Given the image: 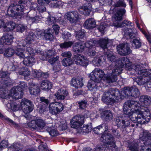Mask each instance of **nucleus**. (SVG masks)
<instances>
[{"mask_svg": "<svg viewBox=\"0 0 151 151\" xmlns=\"http://www.w3.org/2000/svg\"><path fill=\"white\" fill-rule=\"evenodd\" d=\"M101 116L104 118L105 121L109 122L112 119L113 114L110 110H105L102 112L101 114Z\"/></svg>", "mask_w": 151, "mask_h": 151, "instance_id": "27", "label": "nucleus"}, {"mask_svg": "<svg viewBox=\"0 0 151 151\" xmlns=\"http://www.w3.org/2000/svg\"><path fill=\"white\" fill-rule=\"evenodd\" d=\"M126 4L123 1L119 0L114 5V7L122 6L125 7H126Z\"/></svg>", "mask_w": 151, "mask_h": 151, "instance_id": "58", "label": "nucleus"}, {"mask_svg": "<svg viewBox=\"0 0 151 151\" xmlns=\"http://www.w3.org/2000/svg\"><path fill=\"white\" fill-rule=\"evenodd\" d=\"M121 64L120 66L121 68H125L132 65L129 60L126 57H123L121 59Z\"/></svg>", "mask_w": 151, "mask_h": 151, "instance_id": "33", "label": "nucleus"}, {"mask_svg": "<svg viewBox=\"0 0 151 151\" xmlns=\"http://www.w3.org/2000/svg\"><path fill=\"white\" fill-rule=\"evenodd\" d=\"M105 73L103 70L97 68H95L90 73L89 77L91 79L97 83H100L102 78L104 80V78L105 76L103 77Z\"/></svg>", "mask_w": 151, "mask_h": 151, "instance_id": "8", "label": "nucleus"}, {"mask_svg": "<svg viewBox=\"0 0 151 151\" xmlns=\"http://www.w3.org/2000/svg\"><path fill=\"white\" fill-rule=\"evenodd\" d=\"M85 47L81 42H76L73 46V51L75 53L81 52L84 50Z\"/></svg>", "mask_w": 151, "mask_h": 151, "instance_id": "22", "label": "nucleus"}, {"mask_svg": "<svg viewBox=\"0 0 151 151\" xmlns=\"http://www.w3.org/2000/svg\"><path fill=\"white\" fill-rule=\"evenodd\" d=\"M36 125L40 128L42 129L45 125V124L44 120L42 119H38L35 120Z\"/></svg>", "mask_w": 151, "mask_h": 151, "instance_id": "47", "label": "nucleus"}, {"mask_svg": "<svg viewBox=\"0 0 151 151\" xmlns=\"http://www.w3.org/2000/svg\"><path fill=\"white\" fill-rule=\"evenodd\" d=\"M9 35L8 33L6 34L4 36H3L0 40V42L4 45H9Z\"/></svg>", "mask_w": 151, "mask_h": 151, "instance_id": "40", "label": "nucleus"}, {"mask_svg": "<svg viewBox=\"0 0 151 151\" xmlns=\"http://www.w3.org/2000/svg\"><path fill=\"white\" fill-rule=\"evenodd\" d=\"M84 27L88 29H91L96 27L95 20L92 18H89L86 20L83 24Z\"/></svg>", "mask_w": 151, "mask_h": 151, "instance_id": "19", "label": "nucleus"}, {"mask_svg": "<svg viewBox=\"0 0 151 151\" xmlns=\"http://www.w3.org/2000/svg\"><path fill=\"white\" fill-rule=\"evenodd\" d=\"M76 37L77 39L81 41V39L86 38L85 37V32L84 31L79 30L77 32Z\"/></svg>", "mask_w": 151, "mask_h": 151, "instance_id": "46", "label": "nucleus"}, {"mask_svg": "<svg viewBox=\"0 0 151 151\" xmlns=\"http://www.w3.org/2000/svg\"><path fill=\"white\" fill-rule=\"evenodd\" d=\"M109 145V149L111 150L112 151H118L119 149L115 145V142L113 141L111 143H107Z\"/></svg>", "mask_w": 151, "mask_h": 151, "instance_id": "51", "label": "nucleus"}, {"mask_svg": "<svg viewBox=\"0 0 151 151\" xmlns=\"http://www.w3.org/2000/svg\"><path fill=\"white\" fill-rule=\"evenodd\" d=\"M73 59L77 65H81L85 67L88 64V60L85 56L80 54L75 55Z\"/></svg>", "mask_w": 151, "mask_h": 151, "instance_id": "15", "label": "nucleus"}, {"mask_svg": "<svg viewBox=\"0 0 151 151\" xmlns=\"http://www.w3.org/2000/svg\"><path fill=\"white\" fill-rule=\"evenodd\" d=\"M97 83L94 81L92 80L88 82L87 85L88 88L90 90H92L94 88H97Z\"/></svg>", "mask_w": 151, "mask_h": 151, "instance_id": "41", "label": "nucleus"}, {"mask_svg": "<svg viewBox=\"0 0 151 151\" xmlns=\"http://www.w3.org/2000/svg\"><path fill=\"white\" fill-rule=\"evenodd\" d=\"M91 126L90 125H84L83 127L81 129V131L83 133H88L91 130Z\"/></svg>", "mask_w": 151, "mask_h": 151, "instance_id": "52", "label": "nucleus"}, {"mask_svg": "<svg viewBox=\"0 0 151 151\" xmlns=\"http://www.w3.org/2000/svg\"><path fill=\"white\" fill-rule=\"evenodd\" d=\"M95 44H97L96 40H91L85 43L86 46L88 48L90 47L91 46L94 45Z\"/></svg>", "mask_w": 151, "mask_h": 151, "instance_id": "63", "label": "nucleus"}, {"mask_svg": "<svg viewBox=\"0 0 151 151\" xmlns=\"http://www.w3.org/2000/svg\"><path fill=\"white\" fill-rule=\"evenodd\" d=\"M129 149L131 151H139L140 147L137 143H132L129 145Z\"/></svg>", "mask_w": 151, "mask_h": 151, "instance_id": "45", "label": "nucleus"}, {"mask_svg": "<svg viewBox=\"0 0 151 151\" xmlns=\"http://www.w3.org/2000/svg\"><path fill=\"white\" fill-rule=\"evenodd\" d=\"M107 148L105 145L96 146L95 149L94 151H107Z\"/></svg>", "mask_w": 151, "mask_h": 151, "instance_id": "53", "label": "nucleus"}, {"mask_svg": "<svg viewBox=\"0 0 151 151\" xmlns=\"http://www.w3.org/2000/svg\"><path fill=\"white\" fill-rule=\"evenodd\" d=\"M9 73L7 72H0V97L5 99L4 101L9 98Z\"/></svg>", "mask_w": 151, "mask_h": 151, "instance_id": "2", "label": "nucleus"}, {"mask_svg": "<svg viewBox=\"0 0 151 151\" xmlns=\"http://www.w3.org/2000/svg\"><path fill=\"white\" fill-rule=\"evenodd\" d=\"M22 149V146L18 144H13L10 146V149L14 151H20Z\"/></svg>", "mask_w": 151, "mask_h": 151, "instance_id": "48", "label": "nucleus"}, {"mask_svg": "<svg viewBox=\"0 0 151 151\" xmlns=\"http://www.w3.org/2000/svg\"><path fill=\"white\" fill-rule=\"evenodd\" d=\"M19 3L20 4H17L14 3L11 4L10 5V9L11 10V14L10 17H14L17 16L18 14L15 11H20V12H23L24 8V6L22 3V1H19Z\"/></svg>", "mask_w": 151, "mask_h": 151, "instance_id": "11", "label": "nucleus"}, {"mask_svg": "<svg viewBox=\"0 0 151 151\" xmlns=\"http://www.w3.org/2000/svg\"><path fill=\"white\" fill-rule=\"evenodd\" d=\"M78 104L80 109H84L86 106V105L87 104V102L85 100H83L80 102H79Z\"/></svg>", "mask_w": 151, "mask_h": 151, "instance_id": "62", "label": "nucleus"}, {"mask_svg": "<svg viewBox=\"0 0 151 151\" xmlns=\"http://www.w3.org/2000/svg\"><path fill=\"white\" fill-rule=\"evenodd\" d=\"M65 15L66 19L71 23H76L80 18L79 15L77 11L68 12Z\"/></svg>", "mask_w": 151, "mask_h": 151, "instance_id": "16", "label": "nucleus"}, {"mask_svg": "<svg viewBox=\"0 0 151 151\" xmlns=\"http://www.w3.org/2000/svg\"><path fill=\"white\" fill-rule=\"evenodd\" d=\"M145 119L147 122L149 121H147V114L142 110L137 109H135V111L130 112L128 116H124L117 117L116 119V123L118 127L124 129L123 131L128 132L129 131L127 130L129 129L128 126L131 121L142 124L145 123V121H143Z\"/></svg>", "mask_w": 151, "mask_h": 151, "instance_id": "1", "label": "nucleus"}, {"mask_svg": "<svg viewBox=\"0 0 151 151\" xmlns=\"http://www.w3.org/2000/svg\"><path fill=\"white\" fill-rule=\"evenodd\" d=\"M84 119V118L82 116L76 115L73 117L70 122V125L71 127L75 129L78 128L83 123Z\"/></svg>", "mask_w": 151, "mask_h": 151, "instance_id": "12", "label": "nucleus"}, {"mask_svg": "<svg viewBox=\"0 0 151 151\" xmlns=\"http://www.w3.org/2000/svg\"><path fill=\"white\" fill-rule=\"evenodd\" d=\"M132 87H125L124 88L123 93L125 95V97H129L132 96Z\"/></svg>", "mask_w": 151, "mask_h": 151, "instance_id": "39", "label": "nucleus"}, {"mask_svg": "<svg viewBox=\"0 0 151 151\" xmlns=\"http://www.w3.org/2000/svg\"><path fill=\"white\" fill-rule=\"evenodd\" d=\"M10 101L11 109L13 111H18L21 108L25 114H28L31 112L34 109L33 105L32 102L25 98L22 100L20 104V107L19 103L18 104V102H17L16 100H10Z\"/></svg>", "mask_w": 151, "mask_h": 151, "instance_id": "3", "label": "nucleus"}, {"mask_svg": "<svg viewBox=\"0 0 151 151\" xmlns=\"http://www.w3.org/2000/svg\"><path fill=\"white\" fill-rule=\"evenodd\" d=\"M63 65L65 67L70 66L73 63V60L71 58H65L62 61Z\"/></svg>", "mask_w": 151, "mask_h": 151, "instance_id": "38", "label": "nucleus"}, {"mask_svg": "<svg viewBox=\"0 0 151 151\" xmlns=\"http://www.w3.org/2000/svg\"><path fill=\"white\" fill-rule=\"evenodd\" d=\"M132 42L135 45V48L137 49L139 48L141 46V43L139 41V40L137 39H133Z\"/></svg>", "mask_w": 151, "mask_h": 151, "instance_id": "59", "label": "nucleus"}, {"mask_svg": "<svg viewBox=\"0 0 151 151\" xmlns=\"http://www.w3.org/2000/svg\"><path fill=\"white\" fill-rule=\"evenodd\" d=\"M47 131L52 136H55L57 135V133L56 130L54 129H52L50 128H48L47 129Z\"/></svg>", "mask_w": 151, "mask_h": 151, "instance_id": "64", "label": "nucleus"}, {"mask_svg": "<svg viewBox=\"0 0 151 151\" xmlns=\"http://www.w3.org/2000/svg\"><path fill=\"white\" fill-rule=\"evenodd\" d=\"M151 79V78L149 77H143L140 76L135 78V81L137 83L140 85H143L145 83H147Z\"/></svg>", "mask_w": 151, "mask_h": 151, "instance_id": "26", "label": "nucleus"}, {"mask_svg": "<svg viewBox=\"0 0 151 151\" xmlns=\"http://www.w3.org/2000/svg\"><path fill=\"white\" fill-rule=\"evenodd\" d=\"M139 137L145 141L148 144L151 145V133L148 132H143L142 134L139 135Z\"/></svg>", "mask_w": 151, "mask_h": 151, "instance_id": "21", "label": "nucleus"}, {"mask_svg": "<svg viewBox=\"0 0 151 151\" xmlns=\"http://www.w3.org/2000/svg\"><path fill=\"white\" fill-rule=\"evenodd\" d=\"M140 95L139 90L135 87H132V96L136 98L139 96Z\"/></svg>", "mask_w": 151, "mask_h": 151, "instance_id": "50", "label": "nucleus"}, {"mask_svg": "<svg viewBox=\"0 0 151 151\" xmlns=\"http://www.w3.org/2000/svg\"><path fill=\"white\" fill-rule=\"evenodd\" d=\"M4 23L3 21L2 20H0V28L3 26L4 28V31L5 32H9V27H7V26H9V23L7 22L4 24Z\"/></svg>", "mask_w": 151, "mask_h": 151, "instance_id": "49", "label": "nucleus"}, {"mask_svg": "<svg viewBox=\"0 0 151 151\" xmlns=\"http://www.w3.org/2000/svg\"><path fill=\"white\" fill-rule=\"evenodd\" d=\"M25 51V53L26 54V56H27L29 54L30 55L34 54V52L35 51L31 47L27 46L26 50Z\"/></svg>", "mask_w": 151, "mask_h": 151, "instance_id": "56", "label": "nucleus"}, {"mask_svg": "<svg viewBox=\"0 0 151 151\" xmlns=\"http://www.w3.org/2000/svg\"><path fill=\"white\" fill-rule=\"evenodd\" d=\"M23 63L24 65L27 66L31 65L32 63L35 62V59L32 56H25L24 57Z\"/></svg>", "mask_w": 151, "mask_h": 151, "instance_id": "28", "label": "nucleus"}, {"mask_svg": "<svg viewBox=\"0 0 151 151\" xmlns=\"http://www.w3.org/2000/svg\"><path fill=\"white\" fill-rule=\"evenodd\" d=\"M95 47L89 49L87 53L88 56L92 57L95 55L97 53Z\"/></svg>", "mask_w": 151, "mask_h": 151, "instance_id": "55", "label": "nucleus"}, {"mask_svg": "<svg viewBox=\"0 0 151 151\" xmlns=\"http://www.w3.org/2000/svg\"><path fill=\"white\" fill-rule=\"evenodd\" d=\"M138 73L140 74L141 76L143 77H149L150 75L151 74V70L149 69H143L138 71Z\"/></svg>", "mask_w": 151, "mask_h": 151, "instance_id": "31", "label": "nucleus"}, {"mask_svg": "<svg viewBox=\"0 0 151 151\" xmlns=\"http://www.w3.org/2000/svg\"><path fill=\"white\" fill-rule=\"evenodd\" d=\"M59 58L58 56L56 55L50 58L48 60V62L51 65L54 64L58 60Z\"/></svg>", "mask_w": 151, "mask_h": 151, "instance_id": "54", "label": "nucleus"}, {"mask_svg": "<svg viewBox=\"0 0 151 151\" xmlns=\"http://www.w3.org/2000/svg\"><path fill=\"white\" fill-rule=\"evenodd\" d=\"M52 85L47 80H45L42 81L41 83V88L44 90H48L50 89L52 87Z\"/></svg>", "mask_w": 151, "mask_h": 151, "instance_id": "32", "label": "nucleus"}, {"mask_svg": "<svg viewBox=\"0 0 151 151\" xmlns=\"http://www.w3.org/2000/svg\"><path fill=\"white\" fill-rule=\"evenodd\" d=\"M120 92L118 89L110 88L106 91L102 96V101L107 104H111L119 100Z\"/></svg>", "mask_w": 151, "mask_h": 151, "instance_id": "4", "label": "nucleus"}, {"mask_svg": "<svg viewBox=\"0 0 151 151\" xmlns=\"http://www.w3.org/2000/svg\"><path fill=\"white\" fill-rule=\"evenodd\" d=\"M124 24H125L127 26H132V22L126 20H124L122 23L117 22L114 24V26L118 27H122L124 26Z\"/></svg>", "mask_w": 151, "mask_h": 151, "instance_id": "36", "label": "nucleus"}, {"mask_svg": "<svg viewBox=\"0 0 151 151\" xmlns=\"http://www.w3.org/2000/svg\"><path fill=\"white\" fill-rule=\"evenodd\" d=\"M56 55V53L54 50H48L44 52V57L42 58V59L43 60H44L46 58H51Z\"/></svg>", "mask_w": 151, "mask_h": 151, "instance_id": "34", "label": "nucleus"}, {"mask_svg": "<svg viewBox=\"0 0 151 151\" xmlns=\"http://www.w3.org/2000/svg\"><path fill=\"white\" fill-rule=\"evenodd\" d=\"M25 50L21 48L17 49L15 51L16 54L21 58H24L26 56Z\"/></svg>", "mask_w": 151, "mask_h": 151, "instance_id": "42", "label": "nucleus"}, {"mask_svg": "<svg viewBox=\"0 0 151 151\" xmlns=\"http://www.w3.org/2000/svg\"><path fill=\"white\" fill-rule=\"evenodd\" d=\"M34 39L35 34L33 32H30L27 35L26 38V42L29 44H31L33 41H34Z\"/></svg>", "mask_w": 151, "mask_h": 151, "instance_id": "37", "label": "nucleus"}, {"mask_svg": "<svg viewBox=\"0 0 151 151\" xmlns=\"http://www.w3.org/2000/svg\"><path fill=\"white\" fill-rule=\"evenodd\" d=\"M71 83L72 85L76 88H81L83 85L82 78H73Z\"/></svg>", "mask_w": 151, "mask_h": 151, "instance_id": "25", "label": "nucleus"}, {"mask_svg": "<svg viewBox=\"0 0 151 151\" xmlns=\"http://www.w3.org/2000/svg\"><path fill=\"white\" fill-rule=\"evenodd\" d=\"M126 12V11L124 8L119 9L116 10L112 17L114 26L115 23L119 22V21L123 19V17L125 14Z\"/></svg>", "mask_w": 151, "mask_h": 151, "instance_id": "14", "label": "nucleus"}, {"mask_svg": "<svg viewBox=\"0 0 151 151\" xmlns=\"http://www.w3.org/2000/svg\"><path fill=\"white\" fill-rule=\"evenodd\" d=\"M100 140L106 144L109 143L114 141V137L110 133L102 134Z\"/></svg>", "mask_w": 151, "mask_h": 151, "instance_id": "18", "label": "nucleus"}, {"mask_svg": "<svg viewBox=\"0 0 151 151\" xmlns=\"http://www.w3.org/2000/svg\"><path fill=\"white\" fill-rule=\"evenodd\" d=\"M73 43L74 42L72 41L65 42L60 44V46L62 49L67 48L70 47Z\"/></svg>", "mask_w": 151, "mask_h": 151, "instance_id": "44", "label": "nucleus"}, {"mask_svg": "<svg viewBox=\"0 0 151 151\" xmlns=\"http://www.w3.org/2000/svg\"><path fill=\"white\" fill-rule=\"evenodd\" d=\"M68 93L67 90L64 91L63 89L61 88L59 90L58 92L54 95L58 99L63 100L65 99V96L67 95Z\"/></svg>", "mask_w": 151, "mask_h": 151, "instance_id": "23", "label": "nucleus"}, {"mask_svg": "<svg viewBox=\"0 0 151 151\" xmlns=\"http://www.w3.org/2000/svg\"><path fill=\"white\" fill-rule=\"evenodd\" d=\"M127 70V73L129 75H135L138 73L139 70V66L138 65H131L126 68Z\"/></svg>", "mask_w": 151, "mask_h": 151, "instance_id": "24", "label": "nucleus"}, {"mask_svg": "<svg viewBox=\"0 0 151 151\" xmlns=\"http://www.w3.org/2000/svg\"><path fill=\"white\" fill-rule=\"evenodd\" d=\"M104 54L105 55L107 56L108 60L111 62L114 61L116 60V57L114 55L112 51L108 50L104 51Z\"/></svg>", "mask_w": 151, "mask_h": 151, "instance_id": "29", "label": "nucleus"}, {"mask_svg": "<svg viewBox=\"0 0 151 151\" xmlns=\"http://www.w3.org/2000/svg\"><path fill=\"white\" fill-rule=\"evenodd\" d=\"M78 10L81 13L87 15L90 13L91 10V5L90 3L84 4L82 6H80Z\"/></svg>", "mask_w": 151, "mask_h": 151, "instance_id": "17", "label": "nucleus"}, {"mask_svg": "<svg viewBox=\"0 0 151 151\" xmlns=\"http://www.w3.org/2000/svg\"><path fill=\"white\" fill-rule=\"evenodd\" d=\"M118 53L122 56H126L130 54L132 50L127 43L119 44L117 47Z\"/></svg>", "mask_w": 151, "mask_h": 151, "instance_id": "9", "label": "nucleus"}, {"mask_svg": "<svg viewBox=\"0 0 151 151\" xmlns=\"http://www.w3.org/2000/svg\"><path fill=\"white\" fill-rule=\"evenodd\" d=\"M124 32L125 37L129 36L131 39H135L136 35L133 32L131 29L127 28L125 29Z\"/></svg>", "mask_w": 151, "mask_h": 151, "instance_id": "35", "label": "nucleus"}, {"mask_svg": "<svg viewBox=\"0 0 151 151\" xmlns=\"http://www.w3.org/2000/svg\"><path fill=\"white\" fill-rule=\"evenodd\" d=\"M139 100L144 104L140 106V109L147 114V121H149L150 119V113L148 108L150 104H151V97L149 96L144 95L140 96Z\"/></svg>", "mask_w": 151, "mask_h": 151, "instance_id": "6", "label": "nucleus"}, {"mask_svg": "<svg viewBox=\"0 0 151 151\" xmlns=\"http://www.w3.org/2000/svg\"><path fill=\"white\" fill-rule=\"evenodd\" d=\"M9 142L7 140H3L0 142V150L6 148L8 146Z\"/></svg>", "mask_w": 151, "mask_h": 151, "instance_id": "57", "label": "nucleus"}, {"mask_svg": "<svg viewBox=\"0 0 151 151\" xmlns=\"http://www.w3.org/2000/svg\"><path fill=\"white\" fill-rule=\"evenodd\" d=\"M23 94V90L19 87H14L10 90V97L16 100L22 98Z\"/></svg>", "mask_w": 151, "mask_h": 151, "instance_id": "13", "label": "nucleus"}, {"mask_svg": "<svg viewBox=\"0 0 151 151\" xmlns=\"http://www.w3.org/2000/svg\"><path fill=\"white\" fill-rule=\"evenodd\" d=\"M52 28L55 35H57L59 32V30L60 29V27L56 24H54L52 25Z\"/></svg>", "mask_w": 151, "mask_h": 151, "instance_id": "61", "label": "nucleus"}, {"mask_svg": "<svg viewBox=\"0 0 151 151\" xmlns=\"http://www.w3.org/2000/svg\"><path fill=\"white\" fill-rule=\"evenodd\" d=\"M113 66L109 65L108 68L107 74L103 79L104 82L107 83H112L117 80V75H119L122 72V68L119 67L112 70Z\"/></svg>", "mask_w": 151, "mask_h": 151, "instance_id": "5", "label": "nucleus"}, {"mask_svg": "<svg viewBox=\"0 0 151 151\" xmlns=\"http://www.w3.org/2000/svg\"><path fill=\"white\" fill-rule=\"evenodd\" d=\"M50 112L52 114L56 115L63 109V106L58 102L52 103L49 106Z\"/></svg>", "mask_w": 151, "mask_h": 151, "instance_id": "10", "label": "nucleus"}, {"mask_svg": "<svg viewBox=\"0 0 151 151\" xmlns=\"http://www.w3.org/2000/svg\"><path fill=\"white\" fill-rule=\"evenodd\" d=\"M37 10L40 13H42L46 11V8L45 5H40L37 6Z\"/></svg>", "mask_w": 151, "mask_h": 151, "instance_id": "60", "label": "nucleus"}, {"mask_svg": "<svg viewBox=\"0 0 151 151\" xmlns=\"http://www.w3.org/2000/svg\"><path fill=\"white\" fill-rule=\"evenodd\" d=\"M30 94L36 96L38 95L40 92L39 87L37 85H34L31 86L29 88Z\"/></svg>", "mask_w": 151, "mask_h": 151, "instance_id": "30", "label": "nucleus"}, {"mask_svg": "<svg viewBox=\"0 0 151 151\" xmlns=\"http://www.w3.org/2000/svg\"><path fill=\"white\" fill-rule=\"evenodd\" d=\"M108 43L109 40L108 38H101L97 41V44L103 49L104 52L108 50L107 45Z\"/></svg>", "mask_w": 151, "mask_h": 151, "instance_id": "20", "label": "nucleus"}, {"mask_svg": "<svg viewBox=\"0 0 151 151\" xmlns=\"http://www.w3.org/2000/svg\"><path fill=\"white\" fill-rule=\"evenodd\" d=\"M20 75H22L24 76V79L27 80L28 77L30 74V72L29 69L27 68H24L22 71L19 72Z\"/></svg>", "mask_w": 151, "mask_h": 151, "instance_id": "43", "label": "nucleus"}, {"mask_svg": "<svg viewBox=\"0 0 151 151\" xmlns=\"http://www.w3.org/2000/svg\"><path fill=\"white\" fill-rule=\"evenodd\" d=\"M53 32L51 28H48L45 31L38 29L36 31V37L38 38H41L43 36L47 40H52L54 38Z\"/></svg>", "mask_w": 151, "mask_h": 151, "instance_id": "7", "label": "nucleus"}]
</instances>
